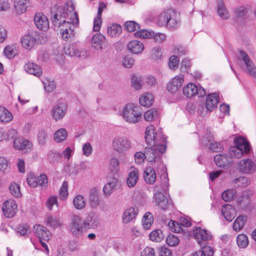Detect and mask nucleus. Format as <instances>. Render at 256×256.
Here are the masks:
<instances>
[{
  "instance_id": "nucleus-41",
  "label": "nucleus",
  "mask_w": 256,
  "mask_h": 256,
  "mask_svg": "<svg viewBox=\"0 0 256 256\" xmlns=\"http://www.w3.org/2000/svg\"><path fill=\"white\" fill-rule=\"evenodd\" d=\"M73 204L75 208L78 210L84 209L86 205L84 196L80 194L77 195L74 198Z\"/></svg>"
},
{
  "instance_id": "nucleus-28",
  "label": "nucleus",
  "mask_w": 256,
  "mask_h": 256,
  "mask_svg": "<svg viewBox=\"0 0 256 256\" xmlns=\"http://www.w3.org/2000/svg\"><path fill=\"white\" fill-rule=\"evenodd\" d=\"M144 178L147 184H153L156 180V172L154 168L151 166H148L144 171Z\"/></svg>"
},
{
  "instance_id": "nucleus-5",
  "label": "nucleus",
  "mask_w": 256,
  "mask_h": 256,
  "mask_svg": "<svg viewBox=\"0 0 256 256\" xmlns=\"http://www.w3.org/2000/svg\"><path fill=\"white\" fill-rule=\"evenodd\" d=\"M112 149L119 154H124L130 149L132 146V141L127 137L118 136L112 140Z\"/></svg>"
},
{
  "instance_id": "nucleus-13",
  "label": "nucleus",
  "mask_w": 256,
  "mask_h": 256,
  "mask_svg": "<svg viewBox=\"0 0 256 256\" xmlns=\"http://www.w3.org/2000/svg\"><path fill=\"white\" fill-rule=\"evenodd\" d=\"M66 110L67 105L66 103L64 101L59 100L52 110V116L56 121L60 120L64 116Z\"/></svg>"
},
{
  "instance_id": "nucleus-20",
  "label": "nucleus",
  "mask_w": 256,
  "mask_h": 256,
  "mask_svg": "<svg viewBox=\"0 0 256 256\" xmlns=\"http://www.w3.org/2000/svg\"><path fill=\"white\" fill-rule=\"evenodd\" d=\"M235 146L238 147L245 152V154H248L250 150L251 146L250 143L243 137L239 136L234 140Z\"/></svg>"
},
{
  "instance_id": "nucleus-25",
  "label": "nucleus",
  "mask_w": 256,
  "mask_h": 256,
  "mask_svg": "<svg viewBox=\"0 0 256 256\" xmlns=\"http://www.w3.org/2000/svg\"><path fill=\"white\" fill-rule=\"evenodd\" d=\"M154 198L156 206L161 209L166 210L168 205L167 198L162 193L158 192L154 194Z\"/></svg>"
},
{
  "instance_id": "nucleus-36",
  "label": "nucleus",
  "mask_w": 256,
  "mask_h": 256,
  "mask_svg": "<svg viewBox=\"0 0 256 256\" xmlns=\"http://www.w3.org/2000/svg\"><path fill=\"white\" fill-rule=\"evenodd\" d=\"M154 96L152 94L145 93L140 98V104L144 106H150L152 104Z\"/></svg>"
},
{
  "instance_id": "nucleus-17",
  "label": "nucleus",
  "mask_w": 256,
  "mask_h": 256,
  "mask_svg": "<svg viewBox=\"0 0 256 256\" xmlns=\"http://www.w3.org/2000/svg\"><path fill=\"white\" fill-rule=\"evenodd\" d=\"M138 213V210L136 206L126 208L122 215V222L127 224L135 220Z\"/></svg>"
},
{
  "instance_id": "nucleus-39",
  "label": "nucleus",
  "mask_w": 256,
  "mask_h": 256,
  "mask_svg": "<svg viewBox=\"0 0 256 256\" xmlns=\"http://www.w3.org/2000/svg\"><path fill=\"white\" fill-rule=\"evenodd\" d=\"M122 31V27L120 25L116 24H113L108 27V34L112 37H116L121 33Z\"/></svg>"
},
{
  "instance_id": "nucleus-46",
  "label": "nucleus",
  "mask_w": 256,
  "mask_h": 256,
  "mask_svg": "<svg viewBox=\"0 0 256 256\" xmlns=\"http://www.w3.org/2000/svg\"><path fill=\"white\" fill-rule=\"evenodd\" d=\"M149 238L153 242H160L163 240L164 235L161 230L158 229L152 231L149 234Z\"/></svg>"
},
{
  "instance_id": "nucleus-62",
  "label": "nucleus",
  "mask_w": 256,
  "mask_h": 256,
  "mask_svg": "<svg viewBox=\"0 0 256 256\" xmlns=\"http://www.w3.org/2000/svg\"><path fill=\"white\" fill-rule=\"evenodd\" d=\"M168 226L172 232H180L181 230L179 224L174 220H170L168 223Z\"/></svg>"
},
{
  "instance_id": "nucleus-47",
  "label": "nucleus",
  "mask_w": 256,
  "mask_h": 256,
  "mask_svg": "<svg viewBox=\"0 0 256 256\" xmlns=\"http://www.w3.org/2000/svg\"><path fill=\"white\" fill-rule=\"evenodd\" d=\"M67 132L64 128H60L54 134V140L57 142L64 140L67 137Z\"/></svg>"
},
{
  "instance_id": "nucleus-54",
  "label": "nucleus",
  "mask_w": 256,
  "mask_h": 256,
  "mask_svg": "<svg viewBox=\"0 0 256 256\" xmlns=\"http://www.w3.org/2000/svg\"><path fill=\"white\" fill-rule=\"evenodd\" d=\"M109 168L113 173H117L120 169L119 161L116 158H112L110 160L109 164Z\"/></svg>"
},
{
  "instance_id": "nucleus-53",
  "label": "nucleus",
  "mask_w": 256,
  "mask_h": 256,
  "mask_svg": "<svg viewBox=\"0 0 256 256\" xmlns=\"http://www.w3.org/2000/svg\"><path fill=\"white\" fill-rule=\"evenodd\" d=\"M166 242L170 246H175L180 242L179 238L174 234H169L166 240Z\"/></svg>"
},
{
  "instance_id": "nucleus-35",
  "label": "nucleus",
  "mask_w": 256,
  "mask_h": 256,
  "mask_svg": "<svg viewBox=\"0 0 256 256\" xmlns=\"http://www.w3.org/2000/svg\"><path fill=\"white\" fill-rule=\"evenodd\" d=\"M13 116L10 112L3 106H0V121L8 123L12 120Z\"/></svg>"
},
{
  "instance_id": "nucleus-42",
  "label": "nucleus",
  "mask_w": 256,
  "mask_h": 256,
  "mask_svg": "<svg viewBox=\"0 0 256 256\" xmlns=\"http://www.w3.org/2000/svg\"><path fill=\"white\" fill-rule=\"evenodd\" d=\"M90 204L92 206L96 207L99 204L98 190L94 188L91 190L90 196Z\"/></svg>"
},
{
  "instance_id": "nucleus-50",
  "label": "nucleus",
  "mask_w": 256,
  "mask_h": 256,
  "mask_svg": "<svg viewBox=\"0 0 256 256\" xmlns=\"http://www.w3.org/2000/svg\"><path fill=\"white\" fill-rule=\"evenodd\" d=\"M236 242L240 248H244L248 245V238L245 234H240L236 238Z\"/></svg>"
},
{
  "instance_id": "nucleus-63",
  "label": "nucleus",
  "mask_w": 256,
  "mask_h": 256,
  "mask_svg": "<svg viewBox=\"0 0 256 256\" xmlns=\"http://www.w3.org/2000/svg\"><path fill=\"white\" fill-rule=\"evenodd\" d=\"M179 59L178 57L172 56L170 57L169 60V66L172 70H175L178 67L179 64Z\"/></svg>"
},
{
  "instance_id": "nucleus-18",
  "label": "nucleus",
  "mask_w": 256,
  "mask_h": 256,
  "mask_svg": "<svg viewBox=\"0 0 256 256\" xmlns=\"http://www.w3.org/2000/svg\"><path fill=\"white\" fill-rule=\"evenodd\" d=\"M34 22L36 26L39 30L45 31L49 28V22L47 18L42 13L36 14Z\"/></svg>"
},
{
  "instance_id": "nucleus-3",
  "label": "nucleus",
  "mask_w": 256,
  "mask_h": 256,
  "mask_svg": "<svg viewBox=\"0 0 256 256\" xmlns=\"http://www.w3.org/2000/svg\"><path fill=\"white\" fill-rule=\"evenodd\" d=\"M151 147L146 148L145 152L146 160L150 162H156L158 166H160L162 164L161 155L164 152L166 146L164 144H158V145L150 146Z\"/></svg>"
},
{
  "instance_id": "nucleus-45",
  "label": "nucleus",
  "mask_w": 256,
  "mask_h": 256,
  "mask_svg": "<svg viewBox=\"0 0 256 256\" xmlns=\"http://www.w3.org/2000/svg\"><path fill=\"white\" fill-rule=\"evenodd\" d=\"M214 250L212 248L209 246H204L202 250L194 253L192 256H212Z\"/></svg>"
},
{
  "instance_id": "nucleus-33",
  "label": "nucleus",
  "mask_w": 256,
  "mask_h": 256,
  "mask_svg": "<svg viewBox=\"0 0 256 256\" xmlns=\"http://www.w3.org/2000/svg\"><path fill=\"white\" fill-rule=\"evenodd\" d=\"M198 92L197 86L193 83H189L183 88V94L188 98L196 95Z\"/></svg>"
},
{
  "instance_id": "nucleus-10",
  "label": "nucleus",
  "mask_w": 256,
  "mask_h": 256,
  "mask_svg": "<svg viewBox=\"0 0 256 256\" xmlns=\"http://www.w3.org/2000/svg\"><path fill=\"white\" fill-rule=\"evenodd\" d=\"M238 168L241 172L252 174L256 170V161L248 158L242 159L238 162Z\"/></svg>"
},
{
  "instance_id": "nucleus-1",
  "label": "nucleus",
  "mask_w": 256,
  "mask_h": 256,
  "mask_svg": "<svg viewBox=\"0 0 256 256\" xmlns=\"http://www.w3.org/2000/svg\"><path fill=\"white\" fill-rule=\"evenodd\" d=\"M62 16L55 14L52 18V24L60 28L62 36L64 40L74 34V30L78 22V18L76 12H74L70 16V22L62 20Z\"/></svg>"
},
{
  "instance_id": "nucleus-19",
  "label": "nucleus",
  "mask_w": 256,
  "mask_h": 256,
  "mask_svg": "<svg viewBox=\"0 0 256 256\" xmlns=\"http://www.w3.org/2000/svg\"><path fill=\"white\" fill-rule=\"evenodd\" d=\"M219 96L216 93L208 94L206 102V111L212 112L218 106Z\"/></svg>"
},
{
  "instance_id": "nucleus-52",
  "label": "nucleus",
  "mask_w": 256,
  "mask_h": 256,
  "mask_svg": "<svg viewBox=\"0 0 256 256\" xmlns=\"http://www.w3.org/2000/svg\"><path fill=\"white\" fill-rule=\"evenodd\" d=\"M158 112L154 109H150L144 114V118L146 121H152L157 118Z\"/></svg>"
},
{
  "instance_id": "nucleus-11",
  "label": "nucleus",
  "mask_w": 256,
  "mask_h": 256,
  "mask_svg": "<svg viewBox=\"0 0 256 256\" xmlns=\"http://www.w3.org/2000/svg\"><path fill=\"white\" fill-rule=\"evenodd\" d=\"M193 234L194 239L200 246L204 244L206 242L211 240L212 238L210 232L200 227H196L193 230Z\"/></svg>"
},
{
  "instance_id": "nucleus-40",
  "label": "nucleus",
  "mask_w": 256,
  "mask_h": 256,
  "mask_svg": "<svg viewBox=\"0 0 256 256\" xmlns=\"http://www.w3.org/2000/svg\"><path fill=\"white\" fill-rule=\"evenodd\" d=\"M169 13V10L160 13L157 17V24L160 26H166Z\"/></svg>"
},
{
  "instance_id": "nucleus-61",
  "label": "nucleus",
  "mask_w": 256,
  "mask_h": 256,
  "mask_svg": "<svg viewBox=\"0 0 256 256\" xmlns=\"http://www.w3.org/2000/svg\"><path fill=\"white\" fill-rule=\"evenodd\" d=\"M93 148L90 144L86 142L82 146L83 154L86 156H89L92 154Z\"/></svg>"
},
{
  "instance_id": "nucleus-26",
  "label": "nucleus",
  "mask_w": 256,
  "mask_h": 256,
  "mask_svg": "<svg viewBox=\"0 0 256 256\" xmlns=\"http://www.w3.org/2000/svg\"><path fill=\"white\" fill-rule=\"evenodd\" d=\"M169 12L166 26L170 28H176L178 26L180 22L179 15L172 9H169Z\"/></svg>"
},
{
  "instance_id": "nucleus-22",
  "label": "nucleus",
  "mask_w": 256,
  "mask_h": 256,
  "mask_svg": "<svg viewBox=\"0 0 256 256\" xmlns=\"http://www.w3.org/2000/svg\"><path fill=\"white\" fill-rule=\"evenodd\" d=\"M24 69L26 72L33 74L36 77H40L42 74L40 67L33 62L26 64L24 66Z\"/></svg>"
},
{
  "instance_id": "nucleus-57",
  "label": "nucleus",
  "mask_w": 256,
  "mask_h": 256,
  "mask_svg": "<svg viewBox=\"0 0 256 256\" xmlns=\"http://www.w3.org/2000/svg\"><path fill=\"white\" fill-rule=\"evenodd\" d=\"M234 182L235 183L237 184L238 186L242 187L247 186L250 182L249 180L244 176H241L236 178L234 180Z\"/></svg>"
},
{
  "instance_id": "nucleus-44",
  "label": "nucleus",
  "mask_w": 256,
  "mask_h": 256,
  "mask_svg": "<svg viewBox=\"0 0 256 256\" xmlns=\"http://www.w3.org/2000/svg\"><path fill=\"white\" fill-rule=\"evenodd\" d=\"M117 184V180L113 178L108 182L104 187L103 191L106 195L108 196L113 192L114 189Z\"/></svg>"
},
{
  "instance_id": "nucleus-16",
  "label": "nucleus",
  "mask_w": 256,
  "mask_h": 256,
  "mask_svg": "<svg viewBox=\"0 0 256 256\" xmlns=\"http://www.w3.org/2000/svg\"><path fill=\"white\" fill-rule=\"evenodd\" d=\"M14 147L16 150H22L26 152L32 150V144L28 140L18 138L14 139Z\"/></svg>"
},
{
  "instance_id": "nucleus-43",
  "label": "nucleus",
  "mask_w": 256,
  "mask_h": 256,
  "mask_svg": "<svg viewBox=\"0 0 256 256\" xmlns=\"http://www.w3.org/2000/svg\"><path fill=\"white\" fill-rule=\"evenodd\" d=\"M250 9V6L248 5L241 6L235 9V14L238 18H244L249 10Z\"/></svg>"
},
{
  "instance_id": "nucleus-30",
  "label": "nucleus",
  "mask_w": 256,
  "mask_h": 256,
  "mask_svg": "<svg viewBox=\"0 0 256 256\" xmlns=\"http://www.w3.org/2000/svg\"><path fill=\"white\" fill-rule=\"evenodd\" d=\"M104 40L105 37L102 34H94L91 40L92 47L96 50L102 49Z\"/></svg>"
},
{
  "instance_id": "nucleus-48",
  "label": "nucleus",
  "mask_w": 256,
  "mask_h": 256,
  "mask_svg": "<svg viewBox=\"0 0 256 256\" xmlns=\"http://www.w3.org/2000/svg\"><path fill=\"white\" fill-rule=\"evenodd\" d=\"M229 154H230V157L238 158H241L244 154H245V152L242 151V149L238 148V147L232 146L229 150Z\"/></svg>"
},
{
  "instance_id": "nucleus-6",
  "label": "nucleus",
  "mask_w": 256,
  "mask_h": 256,
  "mask_svg": "<svg viewBox=\"0 0 256 256\" xmlns=\"http://www.w3.org/2000/svg\"><path fill=\"white\" fill-rule=\"evenodd\" d=\"M238 60L240 64L242 65V62L244 63V66H242V68L244 71L250 76L256 78V66L253 62L250 60L248 55L245 52L240 50Z\"/></svg>"
},
{
  "instance_id": "nucleus-12",
  "label": "nucleus",
  "mask_w": 256,
  "mask_h": 256,
  "mask_svg": "<svg viewBox=\"0 0 256 256\" xmlns=\"http://www.w3.org/2000/svg\"><path fill=\"white\" fill-rule=\"evenodd\" d=\"M2 210L5 217L13 218L18 212V206L16 202L12 199L6 200L2 204Z\"/></svg>"
},
{
  "instance_id": "nucleus-27",
  "label": "nucleus",
  "mask_w": 256,
  "mask_h": 256,
  "mask_svg": "<svg viewBox=\"0 0 256 256\" xmlns=\"http://www.w3.org/2000/svg\"><path fill=\"white\" fill-rule=\"evenodd\" d=\"M84 226L90 228H95L99 224L98 218L94 213L90 214L87 216L86 220L84 222Z\"/></svg>"
},
{
  "instance_id": "nucleus-29",
  "label": "nucleus",
  "mask_w": 256,
  "mask_h": 256,
  "mask_svg": "<svg viewBox=\"0 0 256 256\" xmlns=\"http://www.w3.org/2000/svg\"><path fill=\"white\" fill-rule=\"evenodd\" d=\"M46 224L54 229L60 228L62 224V220L56 216H49L46 220Z\"/></svg>"
},
{
  "instance_id": "nucleus-56",
  "label": "nucleus",
  "mask_w": 256,
  "mask_h": 256,
  "mask_svg": "<svg viewBox=\"0 0 256 256\" xmlns=\"http://www.w3.org/2000/svg\"><path fill=\"white\" fill-rule=\"evenodd\" d=\"M152 32L146 30H141L135 34V36L137 38H148L152 36Z\"/></svg>"
},
{
  "instance_id": "nucleus-15",
  "label": "nucleus",
  "mask_w": 256,
  "mask_h": 256,
  "mask_svg": "<svg viewBox=\"0 0 256 256\" xmlns=\"http://www.w3.org/2000/svg\"><path fill=\"white\" fill-rule=\"evenodd\" d=\"M216 164L220 168H230L232 162L231 157L228 154H218L214 157Z\"/></svg>"
},
{
  "instance_id": "nucleus-49",
  "label": "nucleus",
  "mask_w": 256,
  "mask_h": 256,
  "mask_svg": "<svg viewBox=\"0 0 256 256\" xmlns=\"http://www.w3.org/2000/svg\"><path fill=\"white\" fill-rule=\"evenodd\" d=\"M9 190L11 194L15 198L22 196L20 186L15 182H12L9 186Z\"/></svg>"
},
{
  "instance_id": "nucleus-60",
  "label": "nucleus",
  "mask_w": 256,
  "mask_h": 256,
  "mask_svg": "<svg viewBox=\"0 0 256 256\" xmlns=\"http://www.w3.org/2000/svg\"><path fill=\"white\" fill-rule=\"evenodd\" d=\"M68 182H64L60 190V194L62 200L66 199L68 194Z\"/></svg>"
},
{
  "instance_id": "nucleus-21",
  "label": "nucleus",
  "mask_w": 256,
  "mask_h": 256,
  "mask_svg": "<svg viewBox=\"0 0 256 256\" xmlns=\"http://www.w3.org/2000/svg\"><path fill=\"white\" fill-rule=\"evenodd\" d=\"M128 50L134 54H141L144 50L143 44L137 40H132L127 45Z\"/></svg>"
},
{
  "instance_id": "nucleus-24",
  "label": "nucleus",
  "mask_w": 256,
  "mask_h": 256,
  "mask_svg": "<svg viewBox=\"0 0 256 256\" xmlns=\"http://www.w3.org/2000/svg\"><path fill=\"white\" fill-rule=\"evenodd\" d=\"M222 213L225 219L228 221H231L236 215L234 208L228 204L222 206Z\"/></svg>"
},
{
  "instance_id": "nucleus-32",
  "label": "nucleus",
  "mask_w": 256,
  "mask_h": 256,
  "mask_svg": "<svg viewBox=\"0 0 256 256\" xmlns=\"http://www.w3.org/2000/svg\"><path fill=\"white\" fill-rule=\"evenodd\" d=\"M129 173L126 178V184L129 188H133L137 183L138 180V172L135 168Z\"/></svg>"
},
{
  "instance_id": "nucleus-2",
  "label": "nucleus",
  "mask_w": 256,
  "mask_h": 256,
  "mask_svg": "<svg viewBox=\"0 0 256 256\" xmlns=\"http://www.w3.org/2000/svg\"><path fill=\"white\" fill-rule=\"evenodd\" d=\"M120 115L126 122L136 124L139 122L142 116V113L139 108L132 103L126 104L120 112Z\"/></svg>"
},
{
  "instance_id": "nucleus-64",
  "label": "nucleus",
  "mask_w": 256,
  "mask_h": 256,
  "mask_svg": "<svg viewBox=\"0 0 256 256\" xmlns=\"http://www.w3.org/2000/svg\"><path fill=\"white\" fill-rule=\"evenodd\" d=\"M134 60L130 56H126L122 60V65L126 68H130L134 64Z\"/></svg>"
},
{
  "instance_id": "nucleus-59",
  "label": "nucleus",
  "mask_w": 256,
  "mask_h": 256,
  "mask_svg": "<svg viewBox=\"0 0 256 256\" xmlns=\"http://www.w3.org/2000/svg\"><path fill=\"white\" fill-rule=\"evenodd\" d=\"M132 85L136 90L141 88L142 83L140 78L134 76L132 78Z\"/></svg>"
},
{
  "instance_id": "nucleus-23",
  "label": "nucleus",
  "mask_w": 256,
  "mask_h": 256,
  "mask_svg": "<svg viewBox=\"0 0 256 256\" xmlns=\"http://www.w3.org/2000/svg\"><path fill=\"white\" fill-rule=\"evenodd\" d=\"M64 52L66 54L70 56H76L80 58H84L86 56V52L85 50H79L74 46H70L68 47H65Z\"/></svg>"
},
{
  "instance_id": "nucleus-7",
  "label": "nucleus",
  "mask_w": 256,
  "mask_h": 256,
  "mask_svg": "<svg viewBox=\"0 0 256 256\" xmlns=\"http://www.w3.org/2000/svg\"><path fill=\"white\" fill-rule=\"evenodd\" d=\"M84 225L82 218L76 214L72 216L69 229L71 233L76 238L82 236Z\"/></svg>"
},
{
  "instance_id": "nucleus-38",
  "label": "nucleus",
  "mask_w": 256,
  "mask_h": 256,
  "mask_svg": "<svg viewBox=\"0 0 256 256\" xmlns=\"http://www.w3.org/2000/svg\"><path fill=\"white\" fill-rule=\"evenodd\" d=\"M247 218L244 216H238L234 220L233 224V229L236 232L240 231L244 227Z\"/></svg>"
},
{
  "instance_id": "nucleus-8",
  "label": "nucleus",
  "mask_w": 256,
  "mask_h": 256,
  "mask_svg": "<svg viewBox=\"0 0 256 256\" xmlns=\"http://www.w3.org/2000/svg\"><path fill=\"white\" fill-rule=\"evenodd\" d=\"M34 232L36 236L39 238L42 247L44 248L47 254L49 252L48 246L42 240L48 241L51 237L50 232L44 226L36 224L34 226Z\"/></svg>"
},
{
  "instance_id": "nucleus-4",
  "label": "nucleus",
  "mask_w": 256,
  "mask_h": 256,
  "mask_svg": "<svg viewBox=\"0 0 256 256\" xmlns=\"http://www.w3.org/2000/svg\"><path fill=\"white\" fill-rule=\"evenodd\" d=\"M145 140L149 146L164 144L166 141L161 130H158L156 132L154 127L152 125L148 126L146 130Z\"/></svg>"
},
{
  "instance_id": "nucleus-55",
  "label": "nucleus",
  "mask_w": 256,
  "mask_h": 256,
  "mask_svg": "<svg viewBox=\"0 0 256 256\" xmlns=\"http://www.w3.org/2000/svg\"><path fill=\"white\" fill-rule=\"evenodd\" d=\"M126 30L130 32H133L140 28L139 24L134 21L126 22L124 24Z\"/></svg>"
},
{
  "instance_id": "nucleus-14",
  "label": "nucleus",
  "mask_w": 256,
  "mask_h": 256,
  "mask_svg": "<svg viewBox=\"0 0 256 256\" xmlns=\"http://www.w3.org/2000/svg\"><path fill=\"white\" fill-rule=\"evenodd\" d=\"M184 82V76L180 74L174 77L168 83L167 89L171 93H175L178 91Z\"/></svg>"
},
{
  "instance_id": "nucleus-34",
  "label": "nucleus",
  "mask_w": 256,
  "mask_h": 256,
  "mask_svg": "<svg viewBox=\"0 0 256 256\" xmlns=\"http://www.w3.org/2000/svg\"><path fill=\"white\" fill-rule=\"evenodd\" d=\"M217 11L222 18L226 20L230 18V14L222 0L218 1Z\"/></svg>"
},
{
  "instance_id": "nucleus-37",
  "label": "nucleus",
  "mask_w": 256,
  "mask_h": 256,
  "mask_svg": "<svg viewBox=\"0 0 256 256\" xmlns=\"http://www.w3.org/2000/svg\"><path fill=\"white\" fill-rule=\"evenodd\" d=\"M153 222L152 214L150 212H147L143 216L142 222L144 228L145 230H148L152 226Z\"/></svg>"
},
{
  "instance_id": "nucleus-31",
  "label": "nucleus",
  "mask_w": 256,
  "mask_h": 256,
  "mask_svg": "<svg viewBox=\"0 0 256 256\" xmlns=\"http://www.w3.org/2000/svg\"><path fill=\"white\" fill-rule=\"evenodd\" d=\"M29 4V0H14V7L16 14L24 12Z\"/></svg>"
},
{
  "instance_id": "nucleus-9",
  "label": "nucleus",
  "mask_w": 256,
  "mask_h": 256,
  "mask_svg": "<svg viewBox=\"0 0 256 256\" xmlns=\"http://www.w3.org/2000/svg\"><path fill=\"white\" fill-rule=\"evenodd\" d=\"M40 36L36 32H32L22 36V44L24 48L30 50L36 44L40 42Z\"/></svg>"
},
{
  "instance_id": "nucleus-58",
  "label": "nucleus",
  "mask_w": 256,
  "mask_h": 256,
  "mask_svg": "<svg viewBox=\"0 0 256 256\" xmlns=\"http://www.w3.org/2000/svg\"><path fill=\"white\" fill-rule=\"evenodd\" d=\"M37 178L38 186L46 187L48 184V178L46 174H42Z\"/></svg>"
},
{
  "instance_id": "nucleus-51",
  "label": "nucleus",
  "mask_w": 256,
  "mask_h": 256,
  "mask_svg": "<svg viewBox=\"0 0 256 256\" xmlns=\"http://www.w3.org/2000/svg\"><path fill=\"white\" fill-rule=\"evenodd\" d=\"M44 88L48 92H52L56 88V84L54 81L45 78L42 80Z\"/></svg>"
}]
</instances>
